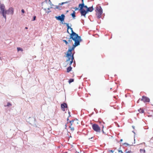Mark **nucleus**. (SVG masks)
<instances>
[{"instance_id":"obj_1","label":"nucleus","mask_w":153,"mask_h":153,"mask_svg":"<svg viewBox=\"0 0 153 153\" xmlns=\"http://www.w3.org/2000/svg\"><path fill=\"white\" fill-rule=\"evenodd\" d=\"M5 7L4 4H1L0 3V13L2 15L4 18L6 20V14L13 15L14 12L13 8L10 7L8 10H5Z\"/></svg>"},{"instance_id":"obj_2","label":"nucleus","mask_w":153,"mask_h":153,"mask_svg":"<svg viewBox=\"0 0 153 153\" xmlns=\"http://www.w3.org/2000/svg\"><path fill=\"white\" fill-rule=\"evenodd\" d=\"M68 39V42L70 43L72 42V40H73L74 42L82 40L80 36H72L71 35H70V37Z\"/></svg>"},{"instance_id":"obj_3","label":"nucleus","mask_w":153,"mask_h":153,"mask_svg":"<svg viewBox=\"0 0 153 153\" xmlns=\"http://www.w3.org/2000/svg\"><path fill=\"white\" fill-rule=\"evenodd\" d=\"M27 121L34 127L36 128L38 127V125L36 123V120L34 117H29L27 119Z\"/></svg>"},{"instance_id":"obj_4","label":"nucleus","mask_w":153,"mask_h":153,"mask_svg":"<svg viewBox=\"0 0 153 153\" xmlns=\"http://www.w3.org/2000/svg\"><path fill=\"white\" fill-rule=\"evenodd\" d=\"M95 11L97 13V18L98 19L100 18L101 17V15L102 13V10L101 7L100 6H97Z\"/></svg>"},{"instance_id":"obj_5","label":"nucleus","mask_w":153,"mask_h":153,"mask_svg":"<svg viewBox=\"0 0 153 153\" xmlns=\"http://www.w3.org/2000/svg\"><path fill=\"white\" fill-rule=\"evenodd\" d=\"M79 7L80 8L79 10H80V12L81 16H82L84 13H85L84 11H86L85 9H83V8H85L88 9V7L86 5H85V4H79Z\"/></svg>"},{"instance_id":"obj_6","label":"nucleus","mask_w":153,"mask_h":153,"mask_svg":"<svg viewBox=\"0 0 153 153\" xmlns=\"http://www.w3.org/2000/svg\"><path fill=\"white\" fill-rule=\"evenodd\" d=\"M93 129L97 132H100V128L99 126L97 124H94L92 125Z\"/></svg>"},{"instance_id":"obj_7","label":"nucleus","mask_w":153,"mask_h":153,"mask_svg":"<svg viewBox=\"0 0 153 153\" xmlns=\"http://www.w3.org/2000/svg\"><path fill=\"white\" fill-rule=\"evenodd\" d=\"M55 17L57 20L60 21L62 23L64 21L65 16L64 14H62L61 16H55Z\"/></svg>"},{"instance_id":"obj_8","label":"nucleus","mask_w":153,"mask_h":153,"mask_svg":"<svg viewBox=\"0 0 153 153\" xmlns=\"http://www.w3.org/2000/svg\"><path fill=\"white\" fill-rule=\"evenodd\" d=\"M94 10L93 7V6L90 7L88 8L87 9H86V11H84L85 13L82 16H83L85 17H86V15L88 13V12H92Z\"/></svg>"},{"instance_id":"obj_9","label":"nucleus","mask_w":153,"mask_h":153,"mask_svg":"<svg viewBox=\"0 0 153 153\" xmlns=\"http://www.w3.org/2000/svg\"><path fill=\"white\" fill-rule=\"evenodd\" d=\"M82 41V40H80L78 41H76L75 42H74V44L72 46L71 48V50H74L76 47L78 45H80V42Z\"/></svg>"},{"instance_id":"obj_10","label":"nucleus","mask_w":153,"mask_h":153,"mask_svg":"<svg viewBox=\"0 0 153 153\" xmlns=\"http://www.w3.org/2000/svg\"><path fill=\"white\" fill-rule=\"evenodd\" d=\"M141 100L143 101L144 102H148L150 101L149 99L145 96H143Z\"/></svg>"},{"instance_id":"obj_11","label":"nucleus","mask_w":153,"mask_h":153,"mask_svg":"<svg viewBox=\"0 0 153 153\" xmlns=\"http://www.w3.org/2000/svg\"><path fill=\"white\" fill-rule=\"evenodd\" d=\"M61 108L62 110L63 111H65V108H67L68 106L67 104L66 103H64L61 104Z\"/></svg>"},{"instance_id":"obj_12","label":"nucleus","mask_w":153,"mask_h":153,"mask_svg":"<svg viewBox=\"0 0 153 153\" xmlns=\"http://www.w3.org/2000/svg\"><path fill=\"white\" fill-rule=\"evenodd\" d=\"M69 29H70L71 30V34H70V35H71V36H79L76 33H75L73 31V29L71 27L69 28Z\"/></svg>"},{"instance_id":"obj_13","label":"nucleus","mask_w":153,"mask_h":153,"mask_svg":"<svg viewBox=\"0 0 153 153\" xmlns=\"http://www.w3.org/2000/svg\"><path fill=\"white\" fill-rule=\"evenodd\" d=\"M73 51L71 50V48H69L66 54V56H71V54H72V51Z\"/></svg>"},{"instance_id":"obj_14","label":"nucleus","mask_w":153,"mask_h":153,"mask_svg":"<svg viewBox=\"0 0 153 153\" xmlns=\"http://www.w3.org/2000/svg\"><path fill=\"white\" fill-rule=\"evenodd\" d=\"M72 69V68L71 66H69L67 68V72L68 73H69L70 71H71Z\"/></svg>"},{"instance_id":"obj_15","label":"nucleus","mask_w":153,"mask_h":153,"mask_svg":"<svg viewBox=\"0 0 153 153\" xmlns=\"http://www.w3.org/2000/svg\"><path fill=\"white\" fill-rule=\"evenodd\" d=\"M71 15L73 17V19H75V12L74 11H73V12L71 14Z\"/></svg>"},{"instance_id":"obj_16","label":"nucleus","mask_w":153,"mask_h":153,"mask_svg":"<svg viewBox=\"0 0 153 153\" xmlns=\"http://www.w3.org/2000/svg\"><path fill=\"white\" fill-rule=\"evenodd\" d=\"M62 24H64V25H66L67 26V29H69V28H70V27L69 26L68 23H65V22L63 23V22H62Z\"/></svg>"},{"instance_id":"obj_17","label":"nucleus","mask_w":153,"mask_h":153,"mask_svg":"<svg viewBox=\"0 0 153 153\" xmlns=\"http://www.w3.org/2000/svg\"><path fill=\"white\" fill-rule=\"evenodd\" d=\"M49 4H50V5L51 6V7L50 8H53V7H52V6H54V5L53 4H52V2L50 0H49Z\"/></svg>"},{"instance_id":"obj_18","label":"nucleus","mask_w":153,"mask_h":153,"mask_svg":"<svg viewBox=\"0 0 153 153\" xmlns=\"http://www.w3.org/2000/svg\"><path fill=\"white\" fill-rule=\"evenodd\" d=\"M67 58V59H66V62H69V61L70 60H71V56H66Z\"/></svg>"},{"instance_id":"obj_19","label":"nucleus","mask_w":153,"mask_h":153,"mask_svg":"<svg viewBox=\"0 0 153 153\" xmlns=\"http://www.w3.org/2000/svg\"><path fill=\"white\" fill-rule=\"evenodd\" d=\"M12 106V104H11L10 102H8L7 103V105H4L5 107H9L10 106Z\"/></svg>"},{"instance_id":"obj_20","label":"nucleus","mask_w":153,"mask_h":153,"mask_svg":"<svg viewBox=\"0 0 153 153\" xmlns=\"http://www.w3.org/2000/svg\"><path fill=\"white\" fill-rule=\"evenodd\" d=\"M138 111L140 113H143L144 112V110L142 109L141 108H140L138 110Z\"/></svg>"},{"instance_id":"obj_21","label":"nucleus","mask_w":153,"mask_h":153,"mask_svg":"<svg viewBox=\"0 0 153 153\" xmlns=\"http://www.w3.org/2000/svg\"><path fill=\"white\" fill-rule=\"evenodd\" d=\"M140 151L141 153H145V150L143 149H140Z\"/></svg>"},{"instance_id":"obj_22","label":"nucleus","mask_w":153,"mask_h":153,"mask_svg":"<svg viewBox=\"0 0 153 153\" xmlns=\"http://www.w3.org/2000/svg\"><path fill=\"white\" fill-rule=\"evenodd\" d=\"M74 81V79H71L69 80L68 82L70 84L71 83L73 82Z\"/></svg>"},{"instance_id":"obj_23","label":"nucleus","mask_w":153,"mask_h":153,"mask_svg":"<svg viewBox=\"0 0 153 153\" xmlns=\"http://www.w3.org/2000/svg\"><path fill=\"white\" fill-rule=\"evenodd\" d=\"M73 62V61H72V60H71L70 61L69 63V66H71V65L72 63Z\"/></svg>"},{"instance_id":"obj_24","label":"nucleus","mask_w":153,"mask_h":153,"mask_svg":"<svg viewBox=\"0 0 153 153\" xmlns=\"http://www.w3.org/2000/svg\"><path fill=\"white\" fill-rule=\"evenodd\" d=\"M62 41L64 42L66 45H67L68 44V42H67L66 40H62Z\"/></svg>"},{"instance_id":"obj_25","label":"nucleus","mask_w":153,"mask_h":153,"mask_svg":"<svg viewBox=\"0 0 153 153\" xmlns=\"http://www.w3.org/2000/svg\"><path fill=\"white\" fill-rule=\"evenodd\" d=\"M125 151L127 153H132V152H131L130 150H128L127 151V150H125Z\"/></svg>"},{"instance_id":"obj_26","label":"nucleus","mask_w":153,"mask_h":153,"mask_svg":"<svg viewBox=\"0 0 153 153\" xmlns=\"http://www.w3.org/2000/svg\"><path fill=\"white\" fill-rule=\"evenodd\" d=\"M17 49L18 51H23V50L20 48H17Z\"/></svg>"},{"instance_id":"obj_27","label":"nucleus","mask_w":153,"mask_h":153,"mask_svg":"<svg viewBox=\"0 0 153 153\" xmlns=\"http://www.w3.org/2000/svg\"><path fill=\"white\" fill-rule=\"evenodd\" d=\"M50 8H48V11L46 12V13H49L51 12V11L50 10Z\"/></svg>"},{"instance_id":"obj_28","label":"nucleus","mask_w":153,"mask_h":153,"mask_svg":"<svg viewBox=\"0 0 153 153\" xmlns=\"http://www.w3.org/2000/svg\"><path fill=\"white\" fill-rule=\"evenodd\" d=\"M74 120H72L69 121V123L71 124V126L72 125L73 123L74 122Z\"/></svg>"},{"instance_id":"obj_29","label":"nucleus","mask_w":153,"mask_h":153,"mask_svg":"<svg viewBox=\"0 0 153 153\" xmlns=\"http://www.w3.org/2000/svg\"><path fill=\"white\" fill-rule=\"evenodd\" d=\"M54 6H55L56 7L54 8L55 9H59V10H61V9L59 8V6H57V5L55 6V5H54Z\"/></svg>"},{"instance_id":"obj_30","label":"nucleus","mask_w":153,"mask_h":153,"mask_svg":"<svg viewBox=\"0 0 153 153\" xmlns=\"http://www.w3.org/2000/svg\"><path fill=\"white\" fill-rule=\"evenodd\" d=\"M123 144L125 145L126 146L130 145L129 144H128V143H124Z\"/></svg>"},{"instance_id":"obj_31","label":"nucleus","mask_w":153,"mask_h":153,"mask_svg":"<svg viewBox=\"0 0 153 153\" xmlns=\"http://www.w3.org/2000/svg\"><path fill=\"white\" fill-rule=\"evenodd\" d=\"M69 128H71V130L72 131H73L74 130V127H71V126H70Z\"/></svg>"},{"instance_id":"obj_32","label":"nucleus","mask_w":153,"mask_h":153,"mask_svg":"<svg viewBox=\"0 0 153 153\" xmlns=\"http://www.w3.org/2000/svg\"><path fill=\"white\" fill-rule=\"evenodd\" d=\"M71 60L73 61V60L74 59V56H73L72 57H71Z\"/></svg>"},{"instance_id":"obj_33","label":"nucleus","mask_w":153,"mask_h":153,"mask_svg":"<svg viewBox=\"0 0 153 153\" xmlns=\"http://www.w3.org/2000/svg\"><path fill=\"white\" fill-rule=\"evenodd\" d=\"M82 3L81 4H84V0H82Z\"/></svg>"},{"instance_id":"obj_34","label":"nucleus","mask_w":153,"mask_h":153,"mask_svg":"<svg viewBox=\"0 0 153 153\" xmlns=\"http://www.w3.org/2000/svg\"><path fill=\"white\" fill-rule=\"evenodd\" d=\"M36 18V16H33V21H34L35 20Z\"/></svg>"},{"instance_id":"obj_35","label":"nucleus","mask_w":153,"mask_h":153,"mask_svg":"<svg viewBox=\"0 0 153 153\" xmlns=\"http://www.w3.org/2000/svg\"><path fill=\"white\" fill-rule=\"evenodd\" d=\"M21 12L22 13H25V11L24 9H22L21 10Z\"/></svg>"},{"instance_id":"obj_36","label":"nucleus","mask_w":153,"mask_h":153,"mask_svg":"<svg viewBox=\"0 0 153 153\" xmlns=\"http://www.w3.org/2000/svg\"><path fill=\"white\" fill-rule=\"evenodd\" d=\"M118 152H120L121 153H123L122 151V150H120V149H119L118 150Z\"/></svg>"},{"instance_id":"obj_37","label":"nucleus","mask_w":153,"mask_h":153,"mask_svg":"<svg viewBox=\"0 0 153 153\" xmlns=\"http://www.w3.org/2000/svg\"><path fill=\"white\" fill-rule=\"evenodd\" d=\"M109 151L111 152L112 153H113L114 152V151L113 150H110Z\"/></svg>"},{"instance_id":"obj_38","label":"nucleus","mask_w":153,"mask_h":153,"mask_svg":"<svg viewBox=\"0 0 153 153\" xmlns=\"http://www.w3.org/2000/svg\"><path fill=\"white\" fill-rule=\"evenodd\" d=\"M68 114H69V116L68 117H71V116L70 115V112L69 111L68 112Z\"/></svg>"},{"instance_id":"obj_39","label":"nucleus","mask_w":153,"mask_h":153,"mask_svg":"<svg viewBox=\"0 0 153 153\" xmlns=\"http://www.w3.org/2000/svg\"><path fill=\"white\" fill-rule=\"evenodd\" d=\"M64 4H65V3L64 2H62L61 4H60L61 5H62Z\"/></svg>"},{"instance_id":"obj_40","label":"nucleus","mask_w":153,"mask_h":153,"mask_svg":"<svg viewBox=\"0 0 153 153\" xmlns=\"http://www.w3.org/2000/svg\"><path fill=\"white\" fill-rule=\"evenodd\" d=\"M74 53H72L71 54V56H70L71 57H72L73 56H74Z\"/></svg>"},{"instance_id":"obj_41","label":"nucleus","mask_w":153,"mask_h":153,"mask_svg":"<svg viewBox=\"0 0 153 153\" xmlns=\"http://www.w3.org/2000/svg\"><path fill=\"white\" fill-rule=\"evenodd\" d=\"M68 30H69V29H67V33H68V34H69L70 35V34H71V33H69V31H68Z\"/></svg>"},{"instance_id":"obj_42","label":"nucleus","mask_w":153,"mask_h":153,"mask_svg":"<svg viewBox=\"0 0 153 153\" xmlns=\"http://www.w3.org/2000/svg\"><path fill=\"white\" fill-rule=\"evenodd\" d=\"M102 131L103 134H105V132H104L103 129L102 130Z\"/></svg>"},{"instance_id":"obj_43","label":"nucleus","mask_w":153,"mask_h":153,"mask_svg":"<svg viewBox=\"0 0 153 153\" xmlns=\"http://www.w3.org/2000/svg\"><path fill=\"white\" fill-rule=\"evenodd\" d=\"M78 9V8H77L76 7L75 8V10H76Z\"/></svg>"},{"instance_id":"obj_44","label":"nucleus","mask_w":153,"mask_h":153,"mask_svg":"<svg viewBox=\"0 0 153 153\" xmlns=\"http://www.w3.org/2000/svg\"><path fill=\"white\" fill-rule=\"evenodd\" d=\"M68 2H69V1H66V2H64L65 3V4H67V3H68Z\"/></svg>"},{"instance_id":"obj_45","label":"nucleus","mask_w":153,"mask_h":153,"mask_svg":"<svg viewBox=\"0 0 153 153\" xmlns=\"http://www.w3.org/2000/svg\"><path fill=\"white\" fill-rule=\"evenodd\" d=\"M140 100V99L137 101V103H138L139 102V100Z\"/></svg>"},{"instance_id":"obj_46","label":"nucleus","mask_w":153,"mask_h":153,"mask_svg":"<svg viewBox=\"0 0 153 153\" xmlns=\"http://www.w3.org/2000/svg\"><path fill=\"white\" fill-rule=\"evenodd\" d=\"M125 150H127V151H128V150H129L128 149V148L126 149Z\"/></svg>"},{"instance_id":"obj_47","label":"nucleus","mask_w":153,"mask_h":153,"mask_svg":"<svg viewBox=\"0 0 153 153\" xmlns=\"http://www.w3.org/2000/svg\"><path fill=\"white\" fill-rule=\"evenodd\" d=\"M123 140L122 139H121L120 140V142H122L123 141Z\"/></svg>"},{"instance_id":"obj_48","label":"nucleus","mask_w":153,"mask_h":153,"mask_svg":"<svg viewBox=\"0 0 153 153\" xmlns=\"http://www.w3.org/2000/svg\"><path fill=\"white\" fill-rule=\"evenodd\" d=\"M68 117H68L67 118V121H68V120H69V118H68Z\"/></svg>"},{"instance_id":"obj_49","label":"nucleus","mask_w":153,"mask_h":153,"mask_svg":"<svg viewBox=\"0 0 153 153\" xmlns=\"http://www.w3.org/2000/svg\"><path fill=\"white\" fill-rule=\"evenodd\" d=\"M93 138V137H91V138H89V139L90 140L91 139H92V138Z\"/></svg>"},{"instance_id":"obj_50","label":"nucleus","mask_w":153,"mask_h":153,"mask_svg":"<svg viewBox=\"0 0 153 153\" xmlns=\"http://www.w3.org/2000/svg\"><path fill=\"white\" fill-rule=\"evenodd\" d=\"M25 29H28V28H27V27H25Z\"/></svg>"},{"instance_id":"obj_51","label":"nucleus","mask_w":153,"mask_h":153,"mask_svg":"<svg viewBox=\"0 0 153 153\" xmlns=\"http://www.w3.org/2000/svg\"><path fill=\"white\" fill-rule=\"evenodd\" d=\"M44 10H46V8H45V9H44Z\"/></svg>"},{"instance_id":"obj_52","label":"nucleus","mask_w":153,"mask_h":153,"mask_svg":"<svg viewBox=\"0 0 153 153\" xmlns=\"http://www.w3.org/2000/svg\"><path fill=\"white\" fill-rule=\"evenodd\" d=\"M132 127H133V128H134V126H132Z\"/></svg>"},{"instance_id":"obj_53","label":"nucleus","mask_w":153,"mask_h":153,"mask_svg":"<svg viewBox=\"0 0 153 153\" xmlns=\"http://www.w3.org/2000/svg\"><path fill=\"white\" fill-rule=\"evenodd\" d=\"M132 132L134 133V134H135V133L134 132V131H132Z\"/></svg>"},{"instance_id":"obj_54","label":"nucleus","mask_w":153,"mask_h":153,"mask_svg":"<svg viewBox=\"0 0 153 153\" xmlns=\"http://www.w3.org/2000/svg\"><path fill=\"white\" fill-rule=\"evenodd\" d=\"M65 126L66 127H67V125L66 124V125H65Z\"/></svg>"},{"instance_id":"obj_55","label":"nucleus","mask_w":153,"mask_h":153,"mask_svg":"<svg viewBox=\"0 0 153 153\" xmlns=\"http://www.w3.org/2000/svg\"><path fill=\"white\" fill-rule=\"evenodd\" d=\"M104 128V126H102V128Z\"/></svg>"},{"instance_id":"obj_56","label":"nucleus","mask_w":153,"mask_h":153,"mask_svg":"<svg viewBox=\"0 0 153 153\" xmlns=\"http://www.w3.org/2000/svg\"><path fill=\"white\" fill-rule=\"evenodd\" d=\"M45 1L47 2V0H45Z\"/></svg>"},{"instance_id":"obj_57","label":"nucleus","mask_w":153,"mask_h":153,"mask_svg":"<svg viewBox=\"0 0 153 153\" xmlns=\"http://www.w3.org/2000/svg\"><path fill=\"white\" fill-rule=\"evenodd\" d=\"M1 59V57H0V59Z\"/></svg>"},{"instance_id":"obj_58","label":"nucleus","mask_w":153,"mask_h":153,"mask_svg":"<svg viewBox=\"0 0 153 153\" xmlns=\"http://www.w3.org/2000/svg\"><path fill=\"white\" fill-rule=\"evenodd\" d=\"M78 153H81V152H78Z\"/></svg>"},{"instance_id":"obj_59","label":"nucleus","mask_w":153,"mask_h":153,"mask_svg":"<svg viewBox=\"0 0 153 153\" xmlns=\"http://www.w3.org/2000/svg\"><path fill=\"white\" fill-rule=\"evenodd\" d=\"M112 89V88H110V89Z\"/></svg>"},{"instance_id":"obj_60","label":"nucleus","mask_w":153,"mask_h":153,"mask_svg":"<svg viewBox=\"0 0 153 153\" xmlns=\"http://www.w3.org/2000/svg\"><path fill=\"white\" fill-rule=\"evenodd\" d=\"M131 149V148H129V149Z\"/></svg>"},{"instance_id":"obj_61","label":"nucleus","mask_w":153,"mask_h":153,"mask_svg":"<svg viewBox=\"0 0 153 153\" xmlns=\"http://www.w3.org/2000/svg\"><path fill=\"white\" fill-rule=\"evenodd\" d=\"M125 153H127L126 152Z\"/></svg>"},{"instance_id":"obj_62","label":"nucleus","mask_w":153,"mask_h":153,"mask_svg":"<svg viewBox=\"0 0 153 153\" xmlns=\"http://www.w3.org/2000/svg\"><path fill=\"white\" fill-rule=\"evenodd\" d=\"M65 153H67V152Z\"/></svg>"}]
</instances>
